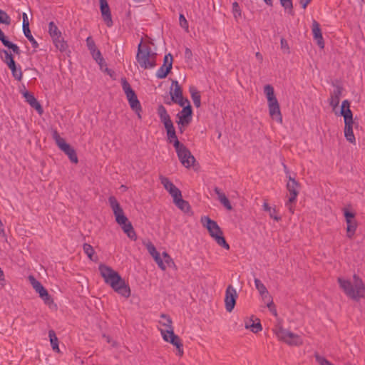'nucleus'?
I'll list each match as a JSON object with an SVG mask.
<instances>
[{
	"label": "nucleus",
	"mask_w": 365,
	"mask_h": 365,
	"mask_svg": "<svg viewBox=\"0 0 365 365\" xmlns=\"http://www.w3.org/2000/svg\"><path fill=\"white\" fill-rule=\"evenodd\" d=\"M98 269L105 282L109 284L115 292L125 298L130 296L128 284L117 272L105 264H100Z\"/></svg>",
	"instance_id": "1"
},
{
	"label": "nucleus",
	"mask_w": 365,
	"mask_h": 365,
	"mask_svg": "<svg viewBox=\"0 0 365 365\" xmlns=\"http://www.w3.org/2000/svg\"><path fill=\"white\" fill-rule=\"evenodd\" d=\"M337 281L340 288L351 299L358 302L365 299V284L358 275L354 274L353 282L340 277Z\"/></svg>",
	"instance_id": "2"
},
{
	"label": "nucleus",
	"mask_w": 365,
	"mask_h": 365,
	"mask_svg": "<svg viewBox=\"0 0 365 365\" xmlns=\"http://www.w3.org/2000/svg\"><path fill=\"white\" fill-rule=\"evenodd\" d=\"M156 56L157 54L152 52L151 48L146 44H143V40H141L136 54V60L140 66L144 69L154 68L156 66Z\"/></svg>",
	"instance_id": "3"
},
{
	"label": "nucleus",
	"mask_w": 365,
	"mask_h": 365,
	"mask_svg": "<svg viewBox=\"0 0 365 365\" xmlns=\"http://www.w3.org/2000/svg\"><path fill=\"white\" fill-rule=\"evenodd\" d=\"M200 222L207 228L210 235L219 246L227 250H230V245L223 236L222 230L215 220H211L207 216H203L201 217Z\"/></svg>",
	"instance_id": "4"
},
{
	"label": "nucleus",
	"mask_w": 365,
	"mask_h": 365,
	"mask_svg": "<svg viewBox=\"0 0 365 365\" xmlns=\"http://www.w3.org/2000/svg\"><path fill=\"white\" fill-rule=\"evenodd\" d=\"M158 115L160 119L161 123L164 124L165 128L166 129L167 136L169 142L173 143L174 145L175 142L178 140V139L176 135V132L173 121L171 120L166 108L163 105H160L158 107Z\"/></svg>",
	"instance_id": "5"
},
{
	"label": "nucleus",
	"mask_w": 365,
	"mask_h": 365,
	"mask_svg": "<svg viewBox=\"0 0 365 365\" xmlns=\"http://www.w3.org/2000/svg\"><path fill=\"white\" fill-rule=\"evenodd\" d=\"M174 148L182 165L187 168H190L195 162V158L190 151L184 144L180 143L179 140L175 142Z\"/></svg>",
	"instance_id": "6"
},
{
	"label": "nucleus",
	"mask_w": 365,
	"mask_h": 365,
	"mask_svg": "<svg viewBox=\"0 0 365 365\" xmlns=\"http://www.w3.org/2000/svg\"><path fill=\"white\" fill-rule=\"evenodd\" d=\"M52 137L58 148L68 155L69 160L73 163H77L78 160L76 150L60 136L56 130L52 131Z\"/></svg>",
	"instance_id": "7"
},
{
	"label": "nucleus",
	"mask_w": 365,
	"mask_h": 365,
	"mask_svg": "<svg viewBox=\"0 0 365 365\" xmlns=\"http://www.w3.org/2000/svg\"><path fill=\"white\" fill-rule=\"evenodd\" d=\"M274 331L279 340L289 345L300 346L303 344L300 336L284 329L282 327H277Z\"/></svg>",
	"instance_id": "8"
},
{
	"label": "nucleus",
	"mask_w": 365,
	"mask_h": 365,
	"mask_svg": "<svg viewBox=\"0 0 365 365\" xmlns=\"http://www.w3.org/2000/svg\"><path fill=\"white\" fill-rule=\"evenodd\" d=\"M160 332L163 336V339L167 341L172 344L175 346L178 351V355L182 356L183 355V344L181 341L180 337L175 334L173 329L170 327V329H160Z\"/></svg>",
	"instance_id": "9"
},
{
	"label": "nucleus",
	"mask_w": 365,
	"mask_h": 365,
	"mask_svg": "<svg viewBox=\"0 0 365 365\" xmlns=\"http://www.w3.org/2000/svg\"><path fill=\"white\" fill-rule=\"evenodd\" d=\"M1 53L5 55L4 61L11 70V74L14 79L18 81H21L23 78V72L20 66L19 68L17 67L12 54L5 49L0 50V54Z\"/></svg>",
	"instance_id": "10"
},
{
	"label": "nucleus",
	"mask_w": 365,
	"mask_h": 365,
	"mask_svg": "<svg viewBox=\"0 0 365 365\" xmlns=\"http://www.w3.org/2000/svg\"><path fill=\"white\" fill-rule=\"evenodd\" d=\"M108 202L115 217V221L120 226L129 222L115 197L110 196Z\"/></svg>",
	"instance_id": "11"
},
{
	"label": "nucleus",
	"mask_w": 365,
	"mask_h": 365,
	"mask_svg": "<svg viewBox=\"0 0 365 365\" xmlns=\"http://www.w3.org/2000/svg\"><path fill=\"white\" fill-rule=\"evenodd\" d=\"M29 280L33 288L39 294L40 297L43 300L45 304H50L53 303V299L49 295L48 291L43 287L41 283L38 282L34 276H29Z\"/></svg>",
	"instance_id": "12"
},
{
	"label": "nucleus",
	"mask_w": 365,
	"mask_h": 365,
	"mask_svg": "<svg viewBox=\"0 0 365 365\" xmlns=\"http://www.w3.org/2000/svg\"><path fill=\"white\" fill-rule=\"evenodd\" d=\"M237 297L236 289L232 285H228L225 291V304L227 312H231L234 309Z\"/></svg>",
	"instance_id": "13"
},
{
	"label": "nucleus",
	"mask_w": 365,
	"mask_h": 365,
	"mask_svg": "<svg viewBox=\"0 0 365 365\" xmlns=\"http://www.w3.org/2000/svg\"><path fill=\"white\" fill-rule=\"evenodd\" d=\"M289 181L287 184V189L289 192V202L294 203L299 194L300 184L290 175L288 176Z\"/></svg>",
	"instance_id": "14"
},
{
	"label": "nucleus",
	"mask_w": 365,
	"mask_h": 365,
	"mask_svg": "<svg viewBox=\"0 0 365 365\" xmlns=\"http://www.w3.org/2000/svg\"><path fill=\"white\" fill-rule=\"evenodd\" d=\"M86 46L93 59L98 64H101L104 61V59L102 57L100 50L98 49L96 43L91 36L87 37Z\"/></svg>",
	"instance_id": "15"
},
{
	"label": "nucleus",
	"mask_w": 365,
	"mask_h": 365,
	"mask_svg": "<svg viewBox=\"0 0 365 365\" xmlns=\"http://www.w3.org/2000/svg\"><path fill=\"white\" fill-rule=\"evenodd\" d=\"M99 2L103 20L108 27H111L113 22L108 1L107 0H99Z\"/></svg>",
	"instance_id": "16"
},
{
	"label": "nucleus",
	"mask_w": 365,
	"mask_h": 365,
	"mask_svg": "<svg viewBox=\"0 0 365 365\" xmlns=\"http://www.w3.org/2000/svg\"><path fill=\"white\" fill-rule=\"evenodd\" d=\"M192 109L191 105H186L182 110L177 114L178 124H190L192 121Z\"/></svg>",
	"instance_id": "17"
},
{
	"label": "nucleus",
	"mask_w": 365,
	"mask_h": 365,
	"mask_svg": "<svg viewBox=\"0 0 365 365\" xmlns=\"http://www.w3.org/2000/svg\"><path fill=\"white\" fill-rule=\"evenodd\" d=\"M159 178L164 188L173 198H175L178 195L180 196L181 191L168 178L160 175Z\"/></svg>",
	"instance_id": "18"
},
{
	"label": "nucleus",
	"mask_w": 365,
	"mask_h": 365,
	"mask_svg": "<svg viewBox=\"0 0 365 365\" xmlns=\"http://www.w3.org/2000/svg\"><path fill=\"white\" fill-rule=\"evenodd\" d=\"M23 23L22 28L23 32L25 36L28 38V40L31 42L32 47L34 48H37L38 47V42L35 40L31 33V30L29 29V21L26 13H23L22 14Z\"/></svg>",
	"instance_id": "19"
},
{
	"label": "nucleus",
	"mask_w": 365,
	"mask_h": 365,
	"mask_svg": "<svg viewBox=\"0 0 365 365\" xmlns=\"http://www.w3.org/2000/svg\"><path fill=\"white\" fill-rule=\"evenodd\" d=\"M269 113L271 118L277 122L282 123V116L280 111L279 104L277 101L268 103Z\"/></svg>",
	"instance_id": "20"
},
{
	"label": "nucleus",
	"mask_w": 365,
	"mask_h": 365,
	"mask_svg": "<svg viewBox=\"0 0 365 365\" xmlns=\"http://www.w3.org/2000/svg\"><path fill=\"white\" fill-rule=\"evenodd\" d=\"M147 250L150 255L154 258V260L158 264V267L162 270H165L166 266L165 265L160 253L156 250L155 247L151 242L147 245Z\"/></svg>",
	"instance_id": "21"
},
{
	"label": "nucleus",
	"mask_w": 365,
	"mask_h": 365,
	"mask_svg": "<svg viewBox=\"0 0 365 365\" xmlns=\"http://www.w3.org/2000/svg\"><path fill=\"white\" fill-rule=\"evenodd\" d=\"M312 34H313L314 38L317 41V45L321 48H324V39L322 37L320 25L316 20H313V21H312Z\"/></svg>",
	"instance_id": "22"
},
{
	"label": "nucleus",
	"mask_w": 365,
	"mask_h": 365,
	"mask_svg": "<svg viewBox=\"0 0 365 365\" xmlns=\"http://www.w3.org/2000/svg\"><path fill=\"white\" fill-rule=\"evenodd\" d=\"M24 96L26 99V101L33 108L36 109L39 114L43 113V110L42 106L31 93L26 91L24 93Z\"/></svg>",
	"instance_id": "23"
},
{
	"label": "nucleus",
	"mask_w": 365,
	"mask_h": 365,
	"mask_svg": "<svg viewBox=\"0 0 365 365\" xmlns=\"http://www.w3.org/2000/svg\"><path fill=\"white\" fill-rule=\"evenodd\" d=\"M173 202L175 205L181 210L182 212L185 213H190L191 212V207L189 202L182 198V193L180 192V196H178L175 198H173Z\"/></svg>",
	"instance_id": "24"
},
{
	"label": "nucleus",
	"mask_w": 365,
	"mask_h": 365,
	"mask_svg": "<svg viewBox=\"0 0 365 365\" xmlns=\"http://www.w3.org/2000/svg\"><path fill=\"white\" fill-rule=\"evenodd\" d=\"M341 93L342 88L340 86H336L331 93L329 104L333 108H336L339 106Z\"/></svg>",
	"instance_id": "25"
},
{
	"label": "nucleus",
	"mask_w": 365,
	"mask_h": 365,
	"mask_svg": "<svg viewBox=\"0 0 365 365\" xmlns=\"http://www.w3.org/2000/svg\"><path fill=\"white\" fill-rule=\"evenodd\" d=\"M126 97L129 102L130 106L133 111L142 110L140 103L138 101L135 91L129 95H127Z\"/></svg>",
	"instance_id": "26"
},
{
	"label": "nucleus",
	"mask_w": 365,
	"mask_h": 365,
	"mask_svg": "<svg viewBox=\"0 0 365 365\" xmlns=\"http://www.w3.org/2000/svg\"><path fill=\"white\" fill-rule=\"evenodd\" d=\"M214 191L217 194V195L218 197V200L224 205V207L227 210H231L232 209V207L231 205V203H230V200L226 197L225 193L222 192L221 190L219 187H215L214 188Z\"/></svg>",
	"instance_id": "27"
},
{
	"label": "nucleus",
	"mask_w": 365,
	"mask_h": 365,
	"mask_svg": "<svg viewBox=\"0 0 365 365\" xmlns=\"http://www.w3.org/2000/svg\"><path fill=\"white\" fill-rule=\"evenodd\" d=\"M344 135L346 139L351 143H355L356 139L353 133L354 123H344Z\"/></svg>",
	"instance_id": "28"
},
{
	"label": "nucleus",
	"mask_w": 365,
	"mask_h": 365,
	"mask_svg": "<svg viewBox=\"0 0 365 365\" xmlns=\"http://www.w3.org/2000/svg\"><path fill=\"white\" fill-rule=\"evenodd\" d=\"M189 92L191 95L192 100L196 108H200L201 106V96L197 88L191 86L189 88Z\"/></svg>",
	"instance_id": "29"
},
{
	"label": "nucleus",
	"mask_w": 365,
	"mask_h": 365,
	"mask_svg": "<svg viewBox=\"0 0 365 365\" xmlns=\"http://www.w3.org/2000/svg\"><path fill=\"white\" fill-rule=\"evenodd\" d=\"M52 40L56 48L61 52H66L68 50V43L62 37V36L52 38Z\"/></svg>",
	"instance_id": "30"
},
{
	"label": "nucleus",
	"mask_w": 365,
	"mask_h": 365,
	"mask_svg": "<svg viewBox=\"0 0 365 365\" xmlns=\"http://www.w3.org/2000/svg\"><path fill=\"white\" fill-rule=\"evenodd\" d=\"M122 230L123 232L127 235V236L133 240H135L137 239L136 233L134 230V228L131 224V222L129 221L125 224L122 225L121 226Z\"/></svg>",
	"instance_id": "31"
},
{
	"label": "nucleus",
	"mask_w": 365,
	"mask_h": 365,
	"mask_svg": "<svg viewBox=\"0 0 365 365\" xmlns=\"http://www.w3.org/2000/svg\"><path fill=\"white\" fill-rule=\"evenodd\" d=\"M255 284L256 289L258 290L259 293L264 299H265L267 297L270 299L271 297L269 295V292L267 291L264 284L259 279H255Z\"/></svg>",
	"instance_id": "32"
},
{
	"label": "nucleus",
	"mask_w": 365,
	"mask_h": 365,
	"mask_svg": "<svg viewBox=\"0 0 365 365\" xmlns=\"http://www.w3.org/2000/svg\"><path fill=\"white\" fill-rule=\"evenodd\" d=\"M264 93L266 95L268 103L277 101L274 95V88L271 85L268 84L264 87Z\"/></svg>",
	"instance_id": "33"
},
{
	"label": "nucleus",
	"mask_w": 365,
	"mask_h": 365,
	"mask_svg": "<svg viewBox=\"0 0 365 365\" xmlns=\"http://www.w3.org/2000/svg\"><path fill=\"white\" fill-rule=\"evenodd\" d=\"M172 86H175L173 91H170L171 101H175V99L182 96V90L177 81H173Z\"/></svg>",
	"instance_id": "34"
},
{
	"label": "nucleus",
	"mask_w": 365,
	"mask_h": 365,
	"mask_svg": "<svg viewBox=\"0 0 365 365\" xmlns=\"http://www.w3.org/2000/svg\"><path fill=\"white\" fill-rule=\"evenodd\" d=\"M347 227H346V232H347V237L349 238H352L354 236L356 227H357V222L355 220V219L349 220V221H346Z\"/></svg>",
	"instance_id": "35"
},
{
	"label": "nucleus",
	"mask_w": 365,
	"mask_h": 365,
	"mask_svg": "<svg viewBox=\"0 0 365 365\" xmlns=\"http://www.w3.org/2000/svg\"><path fill=\"white\" fill-rule=\"evenodd\" d=\"M257 322H255L252 320L245 322V328L250 329L254 333H257L262 329V325L259 320L257 319Z\"/></svg>",
	"instance_id": "36"
},
{
	"label": "nucleus",
	"mask_w": 365,
	"mask_h": 365,
	"mask_svg": "<svg viewBox=\"0 0 365 365\" xmlns=\"http://www.w3.org/2000/svg\"><path fill=\"white\" fill-rule=\"evenodd\" d=\"M263 210L269 213V215L271 218L274 219L275 221L278 222L281 220V217L277 215V211L275 208L271 207L267 202H264L263 204Z\"/></svg>",
	"instance_id": "37"
},
{
	"label": "nucleus",
	"mask_w": 365,
	"mask_h": 365,
	"mask_svg": "<svg viewBox=\"0 0 365 365\" xmlns=\"http://www.w3.org/2000/svg\"><path fill=\"white\" fill-rule=\"evenodd\" d=\"M48 336L50 339L51 345L53 351H59L58 340L53 330H49Z\"/></svg>",
	"instance_id": "38"
},
{
	"label": "nucleus",
	"mask_w": 365,
	"mask_h": 365,
	"mask_svg": "<svg viewBox=\"0 0 365 365\" xmlns=\"http://www.w3.org/2000/svg\"><path fill=\"white\" fill-rule=\"evenodd\" d=\"M48 33L52 38L61 36V32L53 21L48 24Z\"/></svg>",
	"instance_id": "39"
},
{
	"label": "nucleus",
	"mask_w": 365,
	"mask_h": 365,
	"mask_svg": "<svg viewBox=\"0 0 365 365\" xmlns=\"http://www.w3.org/2000/svg\"><path fill=\"white\" fill-rule=\"evenodd\" d=\"M171 65L167 67L162 66L156 72L157 78L160 79L166 78L169 73L171 71Z\"/></svg>",
	"instance_id": "40"
},
{
	"label": "nucleus",
	"mask_w": 365,
	"mask_h": 365,
	"mask_svg": "<svg viewBox=\"0 0 365 365\" xmlns=\"http://www.w3.org/2000/svg\"><path fill=\"white\" fill-rule=\"evenodd\" d=\"M340 113L344 117V123H354L353 113L350 108L341 109Z\"/></svg>",
	"instance_id": "41"
},
{
	"label": "nucleus",
	"mask_w": 365,
	"mask_h": 365,
	"mask_svg": "<svg viewBox=\"0 0 365 365\" xmlns=\"http://www.w3.org/2000/svg\"><path fill=\"white\" fill-rule=\"evenodd\" d=\"M83 248L84 252L86 254V255L91 260H92V261L96 260V259H93V255H94L95 251H94L93 247L91 245L85 243V244H83Z\"/></svg>",
	"instance_id": "42"
},
{
	"label": "nucleus",
	"mask_w": 365,
	"mask_h": 365,
	"mask_svg": "<svg viewBox=\"0 0 365 365\" xmlns=\"http://www.w3.org/2000/svg\"><path fill=\"white\" fill-rule=\"evenodd\" d=\"M284 10L287 11L288 14H293V4L292 0H279Z\"/></svg>",
	"instance_id": "43"
},
{
	"label": "nucleus",
	"mask_w": 365,
	"mask_h": 365,
	"mask_svg": "<svg viewBox=\"0 0 365 365\" xmlns=\"http://www.w3.org/2000/svg\"><path fill=\"white\" fill-rule=\"evenodd\" d=\"M160 318L163 319L164 321L163 322L160 321V324H161L163 326L167 328L166 329H170V327L171 329H173V327L172 326L173 322H172V319L170 317V316H168L166 314H161Z\"/></svg>",
	"instance_id": "44"
},
{
	"label": "nucleus",
	"mask_w": 365,
	"mask_h": 365,
	"mask_svg": "<svg viewBox=\"0 0 365 365\" xmlns=\"http://www.w3.org/2000/svg\"><path fill=\"white\" fill-rule=\"evenodd\" d=\"M121 84H122L123 90L124 91L126 96L134 92V91L132 89L130 83L128 82V81L125 78L121 79Z\"/></svg>",
	"instance_id": "45"
},
{
	"label": "nucleus",
	"mask_w": 365,
	"mask_h": 365,
	"mask_svg": "<svg viewBox=\"0 0 365 365\" xmlns=\"http://www.w3.org/2000/svg\"><path fill=\"white\" fill-rule=\"evenodd\" d=\"M11 18L4 11L0 9V23L6 25L11 24Z\"/></svg>",
	"instance_id": "46"
},
{
	"label": "nucleus",
	"mask_w": 365,
	"mask_h": 365,
	"mask_svg": "<svg viewBox=\"0 0 365 365\" xmlns=\"http://www.w3.org/2000/svg\"><path fill=\"white\" fill-rule=\"evenodd\" d=\"M162 256H163L162 259H163V262H164L165 265L166 266V267H171L172 265L175 264L173 259L170 257V256L166 252H163L162 254Z\"/></svg>",
	"instance_id": "47"
},
{
	"label": "nucleus",
	"mask_w": 365,
	"mask_h": 365,
	"mask_svg": "<svg viewBox=\"0 0 365 365\" xmlns=\"http://www.w3.org/2000/svg\"><path fill=\"white\" fill-rule=\"evenodd\" d=\"M232 12L235 19H238L239 17H241V9L240 8V6L237 1H235L232 4Z\"/></svg>",
	"instance_id": "48"
},
{
	"label": "nucleus",
	"mask_w": 365,
	"mask_h": 365,
	"mask_svg": "<svg viewBox=\"0 0 365 365\" xmlns=\"http://www.w3.org/2000/svg\"><path fill=\"white\" fill-rule=\"evenodd\" d=\"M6 46V47H7V48H9V49H11V50H12V51H13L14 53H16V54L19 55V54L21 53V50H20L19 47L16 44H15V43H14L11 42V41H9V42L6 44V46Z\"/></svg>",
	"instance_id": "49"
},
{
	"label": "nucleus",
	"mask_w": 365,
	"mask_h": 365,
	"mask_svg": "<svg viewBox=\"0 0 365 365\" xmlns=\"http://www.w3.org/2000/svg\"><path fill=\"white\" fill-rule=\"evenodd\" d=\"M179 21L180 26L185 29L186 31H188V22L182 14H180L179 16Z\"/></svg>",
	"instance_id": "50"
},
{
	"label": "nucleus",
	"mask_w": 365,
	"mask_h": 365,
	"mask_svg": "<svg viewBox=\"0 0 365 365\" xmlns=\"http://www.w3.org/2000/svg\"><path fill=\"white\" fill-rule=\"evenodd\" d=\"M173 62V56L170 53H168L164 56L163 66L167 67V66H170L171 65V67H172Z\"/></svg>",
	"instance_id": "51"
},
{
	"label": "nucleus",
	"mask_w": 365,
	"mask_h": 365,
	"mask_svg": "<svg viewBox=\"0 0 365 365\" xmlns=\"http://www.w3.org/2000/svg\"><path fill=\"white\" fill-rule=\"evenodd\" d=\"M316 361L320 364V365H334L330 361H329L327 359H326L324 357L319 356V354L315 355Z\"/></svg>",
	"instance_id": "52"
},
{
	"label": "nucleus",
	"mask_w": 365,
	"mask_h": 365,
	"mask_svg": "<svg viewBox=\"0 0 365 365\" xmlns=\"http://www.w3.org/2000/svg\"><path fill=\"white\" fill-rule=\"evenodd\" d=\"M173 102L183 108H184V106H186L185 104L190 105V101L187 98H183L182 96L181 97L176 98L175 101H173Z\"/></svg>",
	"instance_id": "53"
},
{
	"label": "nucleus",
	"mask_w": 365,
	"mask_h": 365,
	"mask_svg": "<svg viewBox=\"0 0 365 365\" xmlns=\"http://www.w3.org/2000/svg\"><path fill=\"white\" fill-rule=\"evenodd\" d=\"M344 215L345 217L346 221H349V220L355 219V213L349 211L346 208L343 209Z\"/></svg>",
	"instance_id": "54"
},
{
	"label": "nucleus",
	"mask_w": 365,
	"mask_h": 365,
	"mask_svg": "<svg viewBox=\"0 0 365 365\" xmlns=\"http://www.w3.org/2000/svg\"><path fill=\"white\" fill-rule=\"evenodd\" d=\"M280 44H281V48L283 49L286 53H289V46L288 45L287 40L284 38H282L281 41H280Z\"/></svg>",
	"instance_id": "55"
},
{
	"label": "nucleus",
	"mask_w": 365,
	"mask_h": 365,
	"mask_svg": "<svg viewBox=\"0 0 365 365\" xmlns=\"http://www.w3.org/2000/svg\"><path fill=\"white\" fill-rule=\"evenodd\" d=\"M0 41H1V43H3V45L4 46L9 41L1 29H0Z\"/></svg>",
	"instance_id": "56"
},
{
	"label": "nucleus",
	"mask_w": 365,
	"mask_h": 365,
	"mask_svg": "<svg viewBox=\"0 0 365 365\" xmlns=\"http://www.w3.org/2000/svg\"><path fill=\"white\" fill-rule=\"evenodd\" d=\"M192 56V51L189 48H186L185 51V58L187 60H190Z\"/></svg>",
	"instance_id": "57"
},
{
	"label": "nucleus",
	"mask_w": 365,
	"mask_h": 365,
	"mask_svg": "<svg viewBox=\"0 0 365 365\" xmlns=\"http://www.w3.org/2000/svg\"><path fill=\"white\" fill-rule=\"evenodd\" d=\"M350 108V102L348 100H344L342 101L341 109H346Z\"/></svg>",
	"instance_id": "58"
},
{
	"label": "nucleus",
	"mask_w": 365,
	"mask_h": 365,
	"mask_svg": "<svg viewBox=\"0 0 365 365\" xmlns=\"http://www.w3.org/2000/svg\"><path fill=\"white\" fill-rule=\"evenodd\" d=\"M312 0H299V3L302 5V7L304 9L307 8V5L311 2Z\"/></svg>",
	"instance_id": "59"
},
{
	"label": "nucleus",
	"mask_w": 365,
	"mask_h": 365,
	"mask_svg": "<svg viewBox=\"0 0 365 365\" xmlns=\"http://www.w3.org/2000/svg\"><path fill=\"white\" fill-rule=\"evenodd\" d=\"M178 130H179L180 133H183L185 130V127L187 126L189 124H183V125L178 124Z\"/></svg>",
	"instance_id": "60"
},
{
	"label": "nucleus",
	"mask_w": 365,
	"mask_h": 365,
	"mask_svg": "<svg viewBox=\"0 0 365 365\" xmlns=\"http://www.w3.org/2000/svg\"><path fill=\"white\" fill-rule=\"evenodd\" d=\"M292 204L293 203H289V200H288L286 203V206L288 207L289 212L293 214L294 212V209Z\"/></svg>",
	"instance_id": "61"
},
{
	"label": "nucleus",
	"mask_w": 365,
	"mask_h": 365,
	"mask_svg": "<svg viewBox=\"0 0 365 365\" xmlns=\"http://www.w3.org/2000/svg\"><path fill=\"white\" fill-rule=\"evenodd\" d=\"M255 57L257 58V59L260 63H262V61H263V56H262V55L261 54V53H259V52H257V53H255Z\"/></svg>",
	"instance_id": "62"
},
{
	"label": "nucleus",
	"mask_w": 365,
	"mask_h": 365,
	"mask_svg": "<svg viewBox=\"0 0 365 365\" xmlns=\"http://www.w3.org/2000/svg\"><path fill=\"white\" fill-rule=\"evenodd\" d=\"M267 307L269 308V309L273 308L275 307L272 299H270L269 302L267 303Z\"/></svg>",
	"instance_id": "63"
},
{
	"label": "nucleus",
	"mask_w": 365,
	"mask_h": 365,
	"mask_svg": "<svg viewBox=\"0 0 365 365\" xmlns=\"http://www.w3.org/2000/svg\"><path fill=\"white\" fill-rule=\"evenodd\" d=\"M265 4L269 6H272L273 5V0H264Z\"/></svg>",
	"instance_id": "64"
}]
</instances>
